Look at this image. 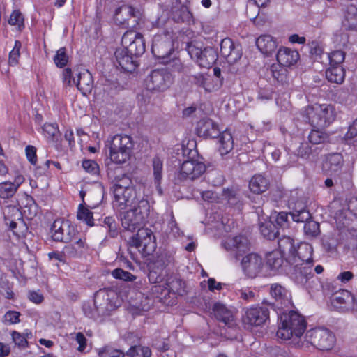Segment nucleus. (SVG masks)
Listing matches in <instances>:
<instances>
[{
	"label": "nucleus",
	"instance_id": "37",
	"mask_svg": "<svg viewBox=\"0 0 357 357\" xmlns=\"http://www.w3.org/2000/svg\"><path fill=\"white\" fill-rule=\"evenodd\" d=\"M326 77L330 82L341 84L345 77L344 69L342 66H330L326 70Z\"/></svg>",
	"mask_w": 357,
	"mask_h": 357
},
{
	"label": "nucleus",
	"instance_id": "43",
	"mask_svg": "<svg viewBox=\"0 0 357 357\" xmlns=\"http://www.w3.org/2000/svg\"><path fill=\"white\" fill-rule=\"evenodd\" d=\"M308 142L312 145H319L328 142V135L321 129H312L307 136Z\"/></svg>",
	"mask_w": 357,
	"mask_h": 357
},
{
	"label": "nucleus",
	"instance_id": "61",
	"mask_svg": "<svg viewBox=\"0 0 357 357\" xmlns=\"http://www.w3.org/2000/svg\"><path fill=\"white\" fill-rule=\"evenodd\" d=\"M222 196L226 199L231 206H235L239 202V195L236 191L230 190L229 188L224 189L222 192Z\"/></svg>",
	"mask_w": 357,
	"mask_h": 357
},
{
	"label": "nucleus",
	"instance_id": "62",
	"mask_svg": "<svg viewBox=\"0 0 357 357\" xmlns=\"http://www.w3.org/2000/svg\"><path fill=\"white\" fill-rule=\"evenodd\" d=\"M0 294H3L7 299H14L15 294L8 280H0Z\"/></svg>",
	"mask_w": 357,
	"mask_h": 357
},
{
	"label": "nucleus",
	"instance_id": "1",
	"mask_svg": "<svg viewBox=\"0 0 357 357\" xmlns=\"http://www.w3.org/2000/svg\"><path fill=\"white\" fill-rule=\"evenodd\" d=\"M183 162L174 173V183L176 185H185L200 178L206 170L204 159L197 150L188 147L181 149Z\"/></svg>",
	"mask_w": 357,
	"mask_h": 357
},
{
	"label": "nucleus",
	"instance_id": "23",
	"mask_svg": "<svg viewBox=\"0 0 357 357\" xmlns=\"http://www.w3.org/2000/svg\"><path fill=\"white\" fill-rule=\"evenodd\" d=\"M170 12L171 17L175 22L190 24L193 21V16L189 8L181 0L172 1Z\"/></svg>",
	"mask_w": 357,
	"mask_h": 357
},
{
	"label": "nucleus",
	"instance_id": "60",
	"mask_svg": "<svg viewBox=\"0 0 357 357\" xmlns=\"http://www.w3.org/2000/svg\"><path fill=\"white\" fill-rule=\"evenodd\" d=\"M123 89V86L116 80L106 79L104 83V91L110 94H115Z\"/></svg>",
	"mask_w": 357,
	"mask_h": 357
},
{
	"label": "nucleus",
	"instance_id": "3",
	"mask_svg": "<svg viewBox=\"0 0 357 357\" xmlns=\"http://www.w3.org/2000/svg\"><path fill=\"white\" fill-rule=\"evenodd\" d=\"M278 245L287 264L307 261L312 256L313 248L310 244L298 242L290 236L282 235L278 240Z\"/></svg>",
	"mask_w": 357,
	"mask_h": 357
},
{
	"label": "nucleus",
	"instance_id": "14",
	"mask_svg": "<svg viewBox=\"0 0 357 357\" xmlns=\"http://www.w3.org/2000/svg\"><path fill=\"white\" fill-rule=\"evenodd\" d=\"M309 342L316 348L321 351L331 350L335 342L334 334L325 328H317L307 333Z\"/></svg>",
	"mask_w": 357,
	"mask_h": 357
},
{
	"label": "nucleus",
	"instance_id": "33",
	"mask_svg": "<svg viewBox=\"0 0 357 357\" xmlns=\"http://www.w3.org/2000/svg\"><path fill=\"white\" fill-rule=\"evenodd\" d=\"M3 215L6 222L9 225L10 229L15 235L19 236L17 230V223L15 220H22V213L16 206H8L3 209Z\"/></svg>",
	"mask_w": 357,
	"mask_h": 357
},
{
	"label": "nucleus",
	"instance_id": "29",
	"mask_svg": "<svg viewBox=\"0 0 357 357\" xmlns=\"http://www.w3.org/2000/svg\"><path fill=\"white\" fill-rule=\"evenodd\" d=\"M73 84H75L77 89L84 96L89 94L93 88V78L88 70L84 69L79 72L77 80L73 79Z\"/></svg>",
	"mask_w": 357,
	"mask_h": 357
},
{
	"label": "nucleus",
	"instance_id": "55",
	"mask_svg": "<svg viewBox=\"0 0 357 357\" xmlns=\"http://www.w3.org/2000/svg\"><path fill=\"white\" fill-rule=\"evenodd\" d=\"M330 66H342L345 59V52L342 50H335L327 54Z\"/></svg>",
	"mask_w": 357,
	"mask_h": 357
},
{
	"label": "nucleus",
	"instance_id": "5",
	"mask_svg": "<svg viewBox=\"0 0 357 357\" xmlns=\"http://www.w3.org/2000/svg\"><path fill=\"white\" fill-rule=\"evenodd\" d=\"M133 142L127 135H115L109 142V158L115 164L127 162L132 154Z\"/></svg>",
	"mask_w": 357,
	"mask_h": 357
},
{
	"label": "nucleus",
	"instance_id": "35",
	"mask_svg": "<svg viewBox=\"0 0 357 357\" xmlns=\"http://www.w3.org/2000/svg\"><path fill=\"white\" fill-rule=\"evenodd\" d=\"M259 231L264 238L273 241L280 236V230L273 220L266 221L259 225Z\"/></svg>",
	"mask_w": 357,
	"mask_h": 357
},
{
	"label": "nucleus",
	"instance_id": "36",
	"mask_svg": "<svg viewBox=\"0 0 357 357\" xmlns=\"http://www.w3.org/2000/svg\"><path fill=\"white\" fill-rule=\"evenodd\" d=\"M268 180L261 174H256L249 182V188L255 194L260 195L268 189Z\"/></svg>",
	"mask_w": 357,
	"mask_h": 357
},
{
	"label": "nucleus",
	"instance_id": "52",
	"mask_svg": "<svg viewBox=\"0 0 357 357\" xmlns=\"http://www.w3.org/2000/svg\"><path fill=\"white\" fill-rule=\"evenodd\" d=\"M222 84L221 79L214 78L211 75L207 74L204 91L208 93L216 91L222 87Z\"/></svg>",
	"mask_w": 357,
	"mask_h": 357
},
{
	"label": "nucleus",
	"instance_id": "8",
	"mask_svg": "<svg viewBox=\"0 0 357 357\" xmlns=\"http://www.w3.org/2000/svg\"><path fill=\"white\" fill-rule=\"evenodd\" d=\"M185 50L190 58L201 68H210L215 63L218 58V52L213 47L202 48L198 46V44L192 42L186 44Z\"/></svg>",
	"mask_w": 357,
	"mask_h": 357
},
{
	"label": "nucleus",
	"instance_id": "54",
	"mask_svg": "<svg viewBox=\"0 0 357 357\" xmlns=\"http://www.w3.org/2000/svg\"><path fill=\"white\" fill-rule=\"evenodd\" d=\"M55 65L59 68L65 67L68 62V56L66 54V49L61 47L56 51L53 58Z\"/></svg>",
	"mask_w": 357,
	"mask_h": 357
},
{
	"label": "nucleus",
	"instance_id": "26",
	"mask_svg": "<svg viewBox=\"0 0 357 357\" xmlns=\"http://www.w3.org/2000/svg\"><path fill=\"white\" fill-rule=\"evenodd\" d=\"M354 301V296L352 294L345 289L340 290L333 294L331 303L337 309L348 310L352 307Z\"/></svg>",
	"mask_w": 357,
	"mask_h": 357
},
{
	"label": "nucleus",
	"instance_id": "63",
	"mask_svg": "<svg viewBox=\"0 0 357 357\" xmlns=\"http://www.w3.org/2000/svg\"><path fill=\"white\" fill-rule=\"evenodd\" d=\"M12 340L16 346L21 348H25L28 345L26 337L16 331L11 332Z\"/></svg>",
	"mask_w": 357,
	"mask_h": 357
},
{
	"label": "nucleus",
	"instance_id": "30",
	"mask_svg": "<svg viewBox=\"0 0 357 357\" xmlns=\"http://www.w3.org/2000/svg\"><path fill=\"white\" fill-rule=\"evenodd\" d=\"M255 43L259 50L266 56L271 55L278 47L276 39L271 35H261Z\"/></svg>",
	"mask_w": 357,
	"mask_h": 357
},
{
	"label": "nucleus",
	"instance_id": "15",
	"mask_svg": "<svg viewBox=\"0 0 357 357\" xmlns=\"http://www.w3.org/2000/svg\"><path fill=\"white\" fill-rule=\"evenodd\" d=\"M269 292L274 301L268 302V305L275 312H281V310L291 305V295L285 287L279 283L271 284Z\"/></svg>",
	"mask_w": 357,
	"mask_h": 357
},
{
	"label": "nucleus",
	"instance_id": "46",
	"mask_svg": "<svg viewBox=\"0 0 357 357\" xmlns=\"http://www.w3.org/2000/svg\"><path fill=\"white\" fill-rule=\"evenodd\" d=\"M320 151L321 149L319 147L313 149L312 146H310L307 142H302L297 149L296 153L297 155L301 158H310L311 155L312 157L317 156Z\"/></svg>",
	"mask_w": 357,
	"mask_h": 357
},
{
	"label": "nucleus",
	"instance_id": "57",
	"mask_svg": "<svg viewBox=\"0 0 357 357\" xmlns=\"http://www.w3.org/2000/svg\"><path fill=\"white\" fill-rule=\"evenodd\" d=\"M21 47V42L20 40H15L14 47L9 53L8 63L10 66H15L18 63Z\"/></svg>",
	"mask_w": 357,
	"mask_h": 357
},
{
	"label": "nucleus",
	"instance_id": "17",
	"mask_svg": "<svg viewBox=\"0 0 357 357\" xmlns=\"http://www.w3.org/2000/svg\"><path fill=\"white\" fill-rule=\"evenodd\" d=\"M108 300V295L104 291H97L94 294L93 305L90 303L84 304L82 309L84 314L87 317L93 319H96L101 316L107 314L109 311L107 307Z\"/></svg>",
	"mask_w": 357,
	"mask_h": 357
},
{
	"label": "nucleus",
	"instance_id": "58",
	"mask_svg": "<svg viewBox=\"0 0 357 357\" xmlns=\"http://www.w3.org/2000/svg\"><path fill=\"white\" fill-rule=\"evenodd\" d=\"M111 274L114 278L122 280L126 282H132L136 280V276L120 268L113 270Z\"/></svg>",
	"mask_w": 357,
	"mask_h": 357
},
{
	"label": "nucleus",
	"instance_id": "38",
	"mask_svg": "<svg viewBox=\"0 0 357 357\" xmlns=\"http://www.w3.org/2000/svg\"><path fill=\"white\" fill-rule=\"evenodd\" d=\"M42 129L49 142L58 143L61 141V132L56 123H45Z\"/></svg>",
	"mask_w": 357,
	"mask_h": 357
},
{
	"label": "nucleus",
	"instance_id": "48",
	"mask_svg": "<svg viewBox=\"0 0 357 357\" xmlns=\"http://www.w3.org/2000/svg\"><path fill=\"white\" fill-rule=\"evenodd\" d=\"M101 227L107 229L108 236L110 238H116L119 234L118 224L115 219L111 216L105 218Z\"/></svg>",
	"mask_w": 357,
	"mask_h": 357
},
{
	"label": "nucleus",
	"instance_id": "25",
	"mask_svg": "<svg viewBox=\"0 0 357 357\" xmlns=\"http://www.w3.org/2000/svg\"><path fill=\"white\" fill-rule=\"evenodd\" d=\"M344 165L343 156L341 153H334L326 156L323 163V170L331 176L338 174Z\"/></svg>",
	"mask_w": 357,
	"mask_h": 357
},
{
	"label": "nucleus",
	"instance_id": "12",
	"mask_svg": "<svg viewBox=\"0 0 357 357\" xmlns=\"http://www.w3.org/2000/svg\"><path fill=\"white\" fill-rule=\"evenodd\" d=\"M50 232L54 241L68 243L75 239L77 229L68 220L57 219L52 225Z\"/></svg>",
	"mask_w": 357,
	"mask_h": 357
},
{
	"label": "nucleus",
	"instance_id": "39",
	"mask_svg": "<svg viewBox=\"0 0 357 357\" xmlns=\"http://www.w3.org/2000/svg\"><path fill=\"white\" fill-rule=\"evenodd\" d=\"M165 285L167 286L169 294L182 295L185 292V282L176 276L168 278Z\"/></svg>",
	"mask_w": 357,
	"mask_h": 357
},
{
	"label": "nucleus",
	"instance_id": "44",
	"mask_svg": "<svg viewBox=\"0 0 357 357\" xmlns=\"http://www.w3.org/2000/svg\"><path fill=\"white\" fill-rule=\"evenodd\" d=\"M77 218L85 222L89 227L97 225L94 222L93 213L88 208L85 207L83 204L79 205L77 212Z\"/></svg>",
	"mask_w": 357,
	"mask_h": 357
},
{
	"label": "nucleus",
	"instance_id": "4",
	"mask_svg": "<svg viewBox=\"0 0 357 357\" xmlns=\"http://www.w3.org/2000/svg\"><path fill=\"white\" fill-rule=\"evenodd\" d=\"M131 207L123 213L121 220L126 230L134 231L146 222L150 213V204L148 199H142L139 204Z\"/></svg>",
	"mask_w": 357,
	"mask_h": 357
},
{
	"label": "nucleus",
	"instance_id": "11",
	"mask_svg": "<svg viewBox=\"0 0 357 357\" xmlns=\"http://www.w3.org/2000/svg\"><path fill=\"white\" fill-rule=\"evenodd\" d=\"M151 52L160 62H165L167 58L174 54L172 36L167 31L154 36L152 42Z\"/></svg>",
	"mask_w": 357,
	"mask_h": 357
},
{
	"label": "nucleus",
	"instance_id": "47",
	"mask_svg": "<svg viewBox=\"0 0 357 357\" xmlns=\"http://www.w3.org/2000/svg\"><path fill=\"white\" fill-rule=\"evenodd\" d=\"M125 355L129 357H151V350L149 347L135 345L131 347Z\"/></svg>",
	"mask_w": 357,
	"mask_h": 357
},
{
	"label": "nucleus",
	"instance_id": "9",
	"mask_svg": "<svg viewBox=\"0 0 357 357\" xmlns=\"http://www.w3.org/2000/svg\"><path fill=\"white\" fill-rule=\"evenodd\" d=\"M128 244L130 247L138 249L144 257L151 255L156 247L152 231L144 227L138 229L137 233L132 236Z\"/></svg>",
	"mask_w": 357,
	"mask_h": 357
},
{
	"label": "nucleus",
	"instance_id": "2",
	"mask_svg": "<svg viewBox=\"0 0 357 357\" xmlns=\"http://www.w3.org/2000/svg\"><path fill=\"white\" fill-rule=\"evenodd\" d=\"M280 324L276 333L277 337L282 340H289L294 336L300 337L304 333L307 323L301 314L294 310L285 313L284 310L281 312H276Z\"/></svg>",
	"mask_w": 357,
	"mask_h": 357
},
{
	"label": "nucleus",
	"instance_id": "22",
	"mask_svg": "<svg viewBox=\"0 0 357 357\" xmlns=\"http://www.w3.org/2000/svg\"><path fill=\"white\" fill-rule=\"evenodd\" d=\"M196 132L199 137L214 139L220 135L219 125L209 118H203L197 123Z\"/></svg>",
	"mask_w": 357,
	"mask_h": 357
},
{
	"label": "nucleus",
	"instance_id": "19",
	"mask_svg": "<svg viewBox=\"0 0 357 357\" xmlns=\"http://www.w3.org/2000/svg\"><path fill=\"white\" fill-rule=\"evenodd\" d=\"M220 54L226 59L227 62L232 66L242 56V49L238 45H235L231 39L225 38L220 42Z\"/></svg>",
	"mask_w": 357,
	"mask_h": 357
},
{
	"label": "nucleus",
	"instance_id": "41",
	"mask_svg": "<svg viewBox=\"0 0 357 357\" xmlns=\"http://www.w3.org/2000/svg\"><path fill=\"white\" fill-rule=\"evenodd\" d=\"M219 151L222 155L227 154L234 147V141L231 134L227 131L220 132L219 135Z\"/></svg>",
	"mask_w": 357,
	"mask_h": 357
},
{
	"label": "nucleus",
	"instance_id": "13",
	"mask_svg": "<svg viewBox=\"0 0 357 357\" xmlns=\"http://www.w3.org/2000/svg\"><path fill=\"white\" fill-rule=\"evenodd\" d=\"M173 82L172 75L167 69H155L146 79V89L153 92L167 90Z\"/></svg>",
	"mask_w": 357,
	"mask_h": 357
},
{
	"label": "nucleus",
	"instance_id": "16",
	"mask_svg": "<svg viewBox=\"0 0 357 357\" xmlns=\"http://www.w3.org/2000/svg\"><path fill=\"white\" fill-rule=\"evenodd\" d=\"M121 45L136 59L142 56L146 50L145 40L140 33L128 30L121 38Z\"/></svg>",
	"mask_w": 357,
	"mask_h": 357
},
{
	"label": "nucleus",
	"instance_id": "18",
	"mask_svg": "<svg viewBox=\"0 0 357 357\" xmlns=\"http://www.w3.org/2000/svg\"><path fill=\"white\" fill-rule=\"evenodd\" d=\"M141 13L129 5H122L116 8L114 19L116 24L125 27H135L141 18Z\"/></svg>",
	"mask_w": 357,
	"mask_h": 357
},
{
	"label": "nucleus",
	"instance_id": "32",
	"mask_svg": "<svg viewBox=\"0 0 357 357\" xmlns=\"http://www.w3.org/2000/svg\"><path fill=\"white\" fill-rule=\"evenodd\" d=\"M262 266V258L259 254H247V277L255 278L261 272Z\"/></svg>",
	"mask_w": 357,
	"mask_h": 357
},
{
	"label": "nucleus",
	"instance_id": "28",
	"mask_svg": "<svg viewBox=\"0 0 357 357\" xmlns=\"http://www.w3.org/2000/svg\"><path fill=\"white\" fill-rule=\"evenodd\" d=\"M300 58L298 51L288 47H281L278 50L276 59L278 64L285 68L295 65Z\"/></svg>",
	"mask_w": 357,
	"mask_h": 357
},
{
	"label": "nucleus",
	"instance_id": "24",
	"mask_svg": "<svg viewBox=\"0 0 357 357\" xmlns=\"http://www.w3.org/2000/svg\"><path fill=\"white\" fill-rule=\"evenodd\" d=\"M114 55L117 63L124 71L131 73L138 66L137 59L123 46L116 50Z\"/></svg>",
	"mask_w": 357,
	"mask_h": 357
},
{
	"label": "nucleus",
	"instance_id": "51",
	"mask_svg": "<svg viewBox=\"0 0 357 357\" xmlns=\"http://www.w3.org/2000/svg\"><path fill=\"white\" fill-rule=\"evenodd\" d=\"M153 169L155 183L159 185L162 178L163 163L162 160L158 156L153 159Z\"/></svg>",
	"mask_w": 357,
	"mask_h": 357
},
{
	"label": "nucleus",
	"instance_id": "31",
	"mask_svg": "<svg viewBox=\"0 0 357 357\" xmlns=\"http://www.w3.org/2000/svg\"><path fill=\"white\" fill-rule=\"evenodd\" d=\"M215 317L225 326L233 328L235 326L232 312L221 303H215L213 307Z\"/></svg>",
	"mask_w": 357,
	"mask_h": 357
},
{
	"label": "nucleus",
	"instance_id": "34",
	"mask_svg": "<svg viewBox=\"0 0 357 357\" xmlns=\"http://www.w3.org/2000/svg\"><path fill=\"white\" fill-rule=\"evenodd\" d=\"M174 261V252L164 250L154 258L152 266L160 271H162L167 266Z\"/></svg>",
	"mask_w": 357,
	"mask_h": 357
},
{
	"label": "nucleus",
	"instance_id": "56",
	"mask_svg": "<svg viewBox=\"0 0 357 357\" xmlns=\"http://www.w3.org/2000/svg\"><path fill=\"white\" fill-rule=\"evenodd\" d=\"M304 232L305 235L315 237L320 233L319 224L312 220H310L304 225Z\"/></svg>",
	"mask_w": 357,
	"mask_h": 357
},
{
	"label": "nucleus",
	"instance_id": "64",
	"mask_svg": "<svg viewBox=\"0 0 357 357\" xmlns=\"http://www.w3.org/2000/svg\"><path fill=\"white\" fill-rule=\"evenodd\" d=\"M82 167L88 173L96 175L99 173V166L98 163L93 160H85L82 162Z\"/></svg>",
	"mask_w": 357,
	"mask_h": 357
},
{
	"label": "nucleus",
	"instance_id": "20",
	"mask_svg": "<svg viewBox=\"0 0 357 357\" xmlns=\"http://www.w3.org/2000/svg\"><path fill=\"white\" fill-rule=\"evenodd\" d=\"M108 176L112 179V186L110 188L111 192H115L117 189L126 190L128 188H135L132 185V179L128 174L122 173V169L117 167L112 170L110 167L107 171Z\"/></svg>",
	"mask_w": 357,
	"mask_h": 357
},
{
	"label": "nucleus",
	"instance_id": "6",
	"mask_svg": "<svg viewBox=\"0 0 357 357\" xmlns=\"http://www.w3.org/2000/svg\"><path fill=\"white\" fill-rule=\"evenodd\" d=\"M306 115L313 127L325 128L335 120V110L331 104H315L306 108Z\"/></svg>",
	"mask_w": 357,
	"mask_h": 357
},
{
	"label": "nucleus",
	"instance_id": "49",
	"mask_svg": "<svg viewBox=\"0 0 357 357\" xmlns=\"http://www.w3.org/2000/svg\"><path fill=\"white\" fill-rule=\"evenodd\" d=\"M19 184L15 185L11 182H3L0 183V198L8 199L12 197L16 192Z\"/></svg>",
	"mask_w": 357,
	"mask_h": 357
},
{
	"label": "nucleus",
	"instance_id": "27",
	"mask_svg": "<svg viewBox=\"0 0 357 357\" xmlns=\"http://www.w3.org/2000/svg\"><path fill=\"white\" fill-rule=\"evenodd\" d=\"M269 318L268 310L263 306H255L247 310V324L261 326Z\"/></svg>",
	"mask_w": 357,
	"mask_h": 357
},
{
	"label": "nucleus",
	"instance_id": "40",
	"mask_svg": "<svg viewBox=\"0 0 357 357\" xmlns=\"http://www.w3.org/2000/svg\"><path fill=\"white\" fill-rule=\"evenodd\" d=\"M270 72L274 80L278 84L283 85L288 82V71L285 67L275 63L271 66Z\"/></svg>",
	"mask_w": 357,
	"mask_h": 357
},
{
	"label": "nucleus",
	"instance_id": "21",
	"mask_svg": "<svg viewBox=\"0 0 357 357\" xmlns=\"http://www.w3.org/2000/svg\"><path fill=\"white\" fill-rule=\"evenodd\" d=\"M226 249L228 245L234 252V257L235 262H240L243 272H245V265L244 260L245 259V237L243 235L236 236L231 239L229 242L222 243Z\"/></svg>",
	"mask_w": 357,
	"mask_h": 357
},
{
	"label": "nucleus",
	"instance_id": "10",
	"mask_svg": "<svg viewBox=\"0 0 357 357\" xmlns=\"http://www.w3.org/2000/svg\"><path fill=\"white\" fill-rule=\"evenodd\" d=\"M112 192L113 194V206L119 210L139 204L142 199H148L147 196L145 197L144 193L138 192L136 188H128L126 190L119 188L116 191Z\"/></svg>",
	"mask_w": 357,
	"mask_h": 357
},
{
	"label": "nucleus",
	"instance_id": "59",
	"mask_svg": "<svg viewBox=\"0 0 357 357\" xmlns=\"http://www.w3.org/2000/svg\"><path fill=\"white\" fill-rule=\"evenodd\" d=\"M162 63L167 65L169 69L173 72L182 73L185 68L181 61L178 58L176 57L172 59L168 57L167 58V61L165 62Z\"/></svg>",
	"mask_w": 357,
	"mask_h": 357
},
{
	"label": "nucleus",
	"instance_id": "42",
	"mask_svg": "<svg viewBox=\"0 0 357 357\" xmlns=\"http://www.w3.org/2000/svg\"><path fill=\"white\" fill-rule=\"evenodd\" d=\"M266 264L270 267L272 270H278L282 267V265L284 262V256L282 254V252L279 250H273L272 252H268L266 255Z\"/></svg>",
	"mask_w": 357,
	"mask_h": 357
},
{
	"label": "nucleus",
	"instance_id": "45",
	"mask_svg": "<svg viewBox=\"0 0 357 357\" xmlns=\"http://www.w3.org/2000/svg\"><path fill=\"white\" fill-rule=\"evenodd\" d=\"M270 220L274 222L279 230H284L289 227V220L288 218V213L287 212H275L271 214Z\"/></svg>",
	"mask_w": 357,
	"mask_h": 357
},
{
	"label": "nucleus",
	"instance_id": "50",
	"mask_svg": "<svg viewBox=\"0 0 357 357\" xmlns=\"http://www.w3.org/2000/svg\"><path fill=\"white\" fill-rule=\"evenodd\" d=\"M11 26H17L19 31H22L24 27V17L19 10H14L8 20Z\"/></svg>",
	"mask_w": 357,
	"mask_h": 357
},
{
	"label": "nucleus",
	"instance_id": "53",
	"mask_svg": "<svg viewBox=\"0 0 357 357\" xmlns=\"http://www.w3.org/2000/svg\"><path fill=\"white\" fill-rule=\"evenodd\" d=\"M292 220L296 222H304L306 223L311 218V214L309 211L305 208H301L300 210L295 209L290 213Z\"/></svg>",
	"mask_w": 357,
	"mask_h": 357
},
{
	"label": "nucleus",
	"instance_id": "7",
	"mask_svg": "<svg viewBox=\"0 0 357 357\" xmlns=\"http://www.w3.org/2000/svg\"><path fill=\"white\" fill-rule=\"evenodd\" d=\"M289 265L290 266L288 272L289 277L296 284L311 288L310 283L317 282V278H314L312 272V256L311 259L302 260L295 264H289Z\"/></svg>",
	"mask_w": 357,
	"mask_h": 357
}]
</instances>
